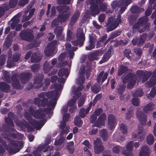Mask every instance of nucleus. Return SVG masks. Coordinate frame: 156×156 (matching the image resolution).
Returning <instances> with one entry per match:
<instances>
[{"mask_svg":"<svg viewBox=\"0 0 156 156\" xmlns=\"http://www.w3.org/2000/svg\"><path fill=\"white\" fill-rule=\"evenodd\" d=\"M25 117L26 119L29 121V122L34 127H36L37 130L40 129L44 125L45 122L43 120H41L39 122H37L31 119V115L27 112H26Z\"/></svg>","mask_w":156,"mask_h":156,"instance_id":"obj_9","label":"nucleus"},{"mask_svg":"<svg viewBox=\"0 0 156 156\" xmlns=\"http://www.w3.org/2000/svg\"><path fill=\"white\" fill-rule=\"evenodd\" d=\"M9 88L10 87L8 84L4 82H2L0 83V89L1 90L6 92L8 91Z\"/></svg>","mask_w":156,"mask_h":156,"instance_id":"obj_38","label":"nucleus"},{"mask_svg":"<svg viewBox=\"0 0 156 156\" xmlns=\"http://www.w3.org/2000/svg\"><path fill=\"white\" fill-rule=\"evenodd\" d=\"M90 106L86 109L83 108L81 109L79 112V115L80 116L83 118L84 117L86 114L89 112L90 110Z\"/></svg>","mask_w":156,"mask_h":156,"instance_id":"obj_35","label":"nucleus"},{"mask_svg":"<svg viewBox=\"0 0 156 156\" xmlns=\"http://www.w3.org/2000/svg\"><path fill=\"white\" fill-rule=\"evenodd\" d=\"M43 77L42 76H39L36 79L34 80V84L35 87L36 88H38L41 87L42 85V80Z\"/></svg>","mask_w":156,"mask_h":156,"instance_id":"obj_31","label":"nucleus"},{"mask_svg":"<svg viewBox=\"0 0 156 156\" xmlns=\"http://www.w3.org/2000/svg\"><path fill=\"white\" fill-rule=\"evenodd\" d=\"M6 56L5 55H2L0 57V65H3L5 63Z\"/></svg>","mask_w":156,"mask_h":156,"instance_id":"obj_62","label":"nucleus"},{"mask_svg":"<svg viewBox=\"0 0 156 156\" xmlns=\"http://www.w3.org/2000/svg\"><path fill=\"white\" fill-rule=\"evenodd\" d=\"M69 74L68 69L63 68L60 69L58 73L59 76H65L66 77H67Z\"/></svg>","mask_w":156,"mask_h":156,"instance_id":"obj_33","label":"nucleus"},{"mask_svg":"<svg viewBox=\"0 0 156 156\" xmlns=\"http://www.w3.org/2000/svg\"><path fill=\"white\" fill-rule=\"evenodd\" d=\"M57 43L56 41H54L48 44L45 50V53L47 56H50L52 55L55 48Z\"/></svg>","mask_w":156,"mask_h":156,"instance_id":"obj_13","label":"nucleus"},{"mask_svg":"<svg viewBox=\"0 0 156 156\" xmlns=\"http://www.w3.org/2000/svg\"><path fill=\"white\" fill-rule=\"evenodd\" d=\"M137 73L138 74V75L139 76H141L142 75H143L142 82L144 83L148 79L151 74V73L150 72H148L147 71H145L144 73L142 71H139L137 72Z\"/></svg>","mask_w":156,"mask_h":156,"instance_id":"obj_27","label":"nucleus"},{"mask_svg":"<svg viewBox=\"0 0 156 156\" xmlns=\"http://www.w3.org/2000/svg\"><path fill=\"white\" fill-rule=\"evenodd\" d=\"M12 115L13 114L12 113H9L8 114V116H9V117L6 118L5 119V122L7 124L11 126H13V122L12 121V120L10 118V116Z\"/></svg>","mask_w":156,"mask_h":156,"instance_id":"obj_41","label":"nucleus"},{"mask_svg":"<svg viewBox=\"0 0 156 156\" xmlns=\"http://www.w3.org/2000/svg\"><path fill=\"white\" fill-rule=\"evenodd\" d=\"M106 119V114L104 113H103L98 118L97 121L94 123L95 126L99 127L104 125Z\"/></svg>","mask_w":156,"mask_h":156,"instance_id":"obj_19","label":"nucleus"},{"mask_svg":"<svg viewBox=\"0 0 156 156\" xmlns=\"http://www.w3.org/2000/svg\"><path fill=\"white\" fill-rule=\"evenodd\" d=\"M28 1L29 0H20L18 2V5L20 6H24L28 3Z\"/></svg>","mask_w":156,"mask_h":156,"instance_id":"obj_61","label":"nucleus"},{"mask_svg":"<svg viewBox=\"0 0 156 156\" xmlns=\"http://www.w3.org/2000/svg\"><path fill=\"white\" fill-rule=\"evenodd\" d=\"M56 62L57 60L56 59H53L51 61V64L52 66H50L48 62H45L44 65V69L45 73H47L50 69L53 67V66L55 65Z\"/></svg>","mask_w":156,"mask_h":156,"instance_id":"obj_29","label":"nucleus"},{"mask_svg":"<svg viewBox=\"0 0 156 156\" xmlns=\"http://www.w3.org/2000/svg\"><path fill=\"white\" fill-rule=\"evenodd\" d=\"M132 102L133 105L136 106H138L139 105V101L137 98H133Z\"/></svg>","mask_w":156,"mask_h":156,"instance_id":"obj_60","label":"nucleus"},{"mask_svg":"<svg viewBox=\"0 0 156 156\" xmlns=\"http://www.w3.org/2000/svg\"><path fill=\"white\" fill-rule=\"evenodd\" d=\"M144 11V9L138 7L136 5H134L132 7L131 9V11L132 12H142Z\"/></svg>","mask_w":156,"mask_h":156,"instance_id":"obj_43","label":"nucleus"},{"mask_svg":"<svg viewBox=\"0 0 156 156\" xmlns=\"http://www.w3.org/2000/svg\"><path fill=\"white\" fill-rule=\"evenodd\" d=\"M18 1V0H11L9 3L10 7L13 8L16 6L17 5Z\"/></svg>","mask_w":156,"mask_h":156,"instance_id":"obj_53","label":"nucleus"},{"mask_svg":"<svg viewBox=\"0 0 156 156\" xmlns=\"http://www.w3.org/2000/svg\"><path fill=\"white\" fill-rule=\"evenodd\" d=\"M101 89V88L99 87L94 86L91 88V90L93 92L95 93H98Z\"/></svg>","mask_w":156,"mask_h":156,"instance_id":"obj_64","label":"nucleus"},{"mask_svg":"<svg viewBox=\"0 0 156 156\" xmlns=\"http://www.w3.org/2000/svg\"><path fill=\"white\" fill-rule=\"evenodd\" d=\"M85 98V95H83L80 98L78 102V106L79 107H80L83 105L84 102Z\"/></svg>","mask_w":156,"mask_h":156,"instance_id":"obj_55","label":"nucleus"},{"mask_svg":"<svg viewBox=\"0 0 156 156\" xmlns=\"http://www.w3.org/2000/svg\"><path fill=\"white\" fill-rule=\"evenodd\" d=\"M9 8L6 5H5L3 7H0V17H2L4 14L5 11L7 10Z\"/></svg>","mask_w":156,"mask_h":156,"instance_id":"obj_51","label":"nucleus"},{"mask_svg":"<svg viewBox=\"0 0 156 156\" xmlns=\"http://www.w3.org/2000/svg\"><path fill=\"white\" fill-rule=\"evenodd\" d=\"M116 125V120L114 116L112 115H109L108 117V126L109 129H114Z\"/></svg>","mask_w":156,"mask_h":156,"instance_id":"obj_20","label":"nucleus"},{"mask_svg":"<svg viewBox=\"0 0 156 156\" xmlns=\"http://www.w3.org/2000/svg\"><path fill=\"white\" fill-rule=\"evenodd\" d=\"M70 116V114L68 113L66 114L63 115V121L62 122H66L67 121Z\"/></svg>","mask_w":156,"mask_h":156,"instance_id":"obj_63","label":"nucleus"},{"mask_svg":"<svg viewBox=\"0 0 156 156\" xmlns=\"http://www.w3.org/2000/svg\"><path fill=\"white\" fill-rule=\"evenodd\" d=\"M62 28L59 27H57L55 30V34L59 40H62L64 35L62 33Z\"/></svg>","mask_w":156,"mask_h":156,"instance_id":"obj_28","label":"nucleus"},{"mask_svg":"<svg viewBox=\"0 0 156 156\" xmlns=\"http://www.w3.org/2000/svg\"><path fill=\"white\" fill-rule=\"evenodd\" d=\"M32 5H28L25 10L23 16V22L29 20L33 15L35 9L32 8Z\"/></svg>","mask_w":156,"mask_h":156,"instance_id":"obj_10","label":"nucleus"},{"mask_svg":"<svg viewBox=\"0 0 156 156\" xmlns=\"http://www.w3.org/2000/svg\"><path fill=\"white\" fill-rule=\"evenodd\" d=\"M60 128L62 130L60 133L61 134L60 138L55 141V144L56 146H59L58 147L56 146L55 148V149L58 151L60 150L63 147V145L62 144L64 141L65 140V137L62 136V134H66L69 131V127L68 126H66V123L64 122H61L60 126Z\"/></svg>","mask_w":156,"mask_h":156,"instance_id":"obj_3","label":"nucleus"},{"mask_svg":"<svg viewBox=\"0 0 156 156\" xmlns=\"http://www.w3.org/2000/svg\"><path fill=\"white\" fill-rule=\"evenodd\" d=\"M77 40L72 42V44L75 46L79 45L80 47L83 44V42L85 40L84 36L81 29H79L77 33Z\"/></svg>","mask_w":156,"mask_h":156,"instance_id":"obj_12","label":"nucleus"},{"mask_svg":"<svg viewBox=\"0 0 156 156\" xmlns=\"http://www.w3.org/2000/svg\"><path fill=\"white\" fill-rule=\"evenodd\" d=\"M23 143L22 141H12L11 143L10 147H8V150L11 153L15 154L20 150V148H22Z\"/></svg>","mask_w":156,"mask_h":156,"instance_id":"obj_8","label":"nucleus"},{"mask_svg":"<svg viewBox=\"0 0 156 156\" xmlns=\"http://www.w3.org/2000/svg\"><path fill=\"white\" fill-rule=\"evenodd\" d=\"M85 73L84 66L82 65L79 71V77L76 80V83L78 84L81 85L84 82V77Z\"/></svg>","mask_w":156,"mask_h":156,"instance_id":"obj_16","label":"nucleus"},{"mask_svg":"<svg viewBox=\"0 0 156 156\" xmlns=\"http://www.w3.org/2000/svg\"><path fill=\"white\" fill-rule=\"evenodd\" d=\"M156 84V75L154 76H152V77L150 79V82H147L145 83L146 86L147 87H151Z\"/></svg>","mask_w":156,"mask_h":156,"instance_id":"obj_34","label":"nucleus"},{"mask_svg":"<svg viewBox=\"0 0 156 156\" xmlns=\"http://www.w3.org/2000/svg\"><path fill=\"white\" fill-rule=\"evenodd\" d=\"M143 94V92L141 89H139L137 90L135 92L133 93L132 95L133 97H139L142 96Z\"/></svg>","mask_w":156,"mask_h":156,"instance_id":"obj_48","label":"nucleus"},{"mask_svg":"<svg viewBox=\"0 0 156 156\" xmlns=\"http://www.w3.org/2000/svg\"><path fill=\"white\" fill-rule=\"evenodd\" d=\"M71 44H70L67 43L66 44V48L68 51L67 53L70 57L73 58L74 55L73 51L76 50V49L74 47L71 48Z\"/></svg>","mask_w":156,"mask_h":156,"instance_id":"obj_25","label":"nucleus"},{"mask_svg":"<svg viewBox=\"0 0 156 156\" xmlns=\"http://www.w3.org/2000/svg\"><path fill=\"white\" fill-rule=\"evenodd\" d=\"M150 149L147 145L142 147L139 153V156H149Z\"/></svg>","mask_w":156,"mask_h":156,"instance_id":"obj_24","label":"nucleus"},{"mask_svg":"<svg viewBox=\"0 0 156 156\" xmlns=\"http://www.w3.org/2000/svg\"><path fill=\"white\" fill-rule=\"evenodd\" d=\"M111 54V52L109 51V49L107 53H105L102 58L100 62V64L105 62L107 61L110 58Z\"/></svg>","mask_w":156,"mask_h":156,"instance_id":"obj_36","label":"nucleus"},{"mask_svg":"<svg viewBox=\"0 0 156 156\" xmlns=\"http://www.w3.org/2000/svg\"><path fill=\"white\" fill-rule=\"evenodd\" d=\"M142 132V127L140 128L139 126L138 127V129L137 131L136 135L135 133H133L132 134V138L133 139H137L139 138V140L142 141L143 140L144 138V137L143 135H140Z\"/></svg>","mask_w":156,"mask_h":156,"instance_id":"obj_26","label":"nucleus"},{"mask_svg":"<svg viewBox=\"0 0 156 156\" xmlns=\"http://www.w3.org/2000/svg\"><path fill=\"white\" fill-rule=\"evenodd\" d=\"M12 84L13 87L16 88H18L20 82L19 80H17V78L15 76H13L12 78Z\"/></svg>","mask_w":156,"mask_h":156,"instance_id":"obj_39","label":"nucleus"},{"mask_svg":"<svg viewBox=\"0 0 156 156\" xmlns=\"http://www.w3.org/2000/svg\"><path fill=\"white\" fill-rule=\"evenodd\" d=\"M49 143H47L46 145H39L36 151L34 152V156H40L41 155L40 152L41 151H43L44 152H45L48 150V146L47 144Z\"/></svg>","mask_w":156,"mask_h":156,"instance_id":"obj_23","label":"nucleus"},{"mask_svg":"<svg viewBox=\"0 0 156 156\" xmlns=\"http://www.w3.org/2000/svg\"><path fill=\"white\" fill-rule=\"evenodd\" d=\"M94 152L96 154H98L102 152L104 149V147L102 146L101 140L97 138L94 142Z\"/></svg>","mask_w":156,"mask_h":156,"instance_id":"obj_15","label":"nucleus"},{"mask_svg":"<svg viewBox=\"0 0 156 156\" xmlns=\"http://www.w3.org/2000/svg\"><path fill=\"white\" fill-rule=\"evenodd\" d=\"M62 88V84H59L55 87V91H49L47 93H43L39 95V98H36L34 100V102L37 104L39 107L41 105L44 107L46 105L47 102V98L50 99L49 102L47 105L48 109L45 110L44 109L39 110L36 111L34 109H32L31 108L29 110V112L33 115L35 118L39 119L44 118L45 115L48 114L52 109H54L56 104V100L59 94V91Z\"/></svg>","mask_w":156,"mask_h":156,"instance_id":"obj_1","label":"nucleus"},{"mask_svg":"<svg viewBox=\"0 0 156 156\" xmlns=\"http://www.w3.org/2000/svg\"><path fill=\"white\" fill-rule=\"evenodd\" d=\"M31 75L29 73H22L20 74V80L22 83H24L27 81Z\"/></svg>","mask_w":156,"mask_h":156,"instance_id":"obj_32","label":"nucleus"},{"mask_svg":"<svg viewBox=\"0 0 156 156\" xmlns=\"http://www.w3.org/2000/svg\"><path fill=\"white\" fill-rule=\"evenodd\" d=\"M126 86L123 85L122 86H119L117 89V92L119 94H122L125 90Z\"/></svg>","mask_w":156,"mask_h":156,"instance_id":"obj_56","label":"nucleus"},{"mask_svg":"<svg viewBox=\"0 0 156 156\" xmlns=\"http://www.w3.org/2000/svg\"><path fill=\"white\" fill-rule=\"evenodd\" d=\"M113 138L114 140L116 141L120 142L123 141L125 140V138L124 136L121 137L118 134H115L114 135Z\"/></svg>","mask_w":156,"mask_h":156,"instance_id":"obj_47","label":"nucleus"},{"mask_svg":"<svg viewBox=\"0 0 156 156\" xmlns=\"http://www.w3.org/2000/svg\"><path fill=\"white\" fill-rule=\"evenodd\" d=\"M103 73L104 72L102 71L99 73L98 76L97 80L98 83H100L101 81V83H103L107 79L108 76V73H105L103 75Z\"/></svg>","mask_w":156,"mask_h":156,"instance_id":"obj_30","label":"nucleus"},{"mask_svg":"<svg viewBox=\"0 0 156 156\" xmlns=\"http://www.w3.org/2000/svg\"><path fill=\"white\" fill-rule=\"evenodd\" d=\"M122 147L119 146H116L114 147L112 149L113 152L115 154L118 153L120 151Z\"/></svg>","mask_w":156,"mask_h":156,"instance_id":"obj_58","label":"nucleus"},{"mask_svg":"<svg viewBox=\"0 0 156 156\" xmlns=\"http://www.w3.org/2000/svg\"><path fill=\"white\" fill-rule=\"evenodd\" d=\"M74 123L75 125L80 127L82 124L83 121L79 117L76 116L74 119Z\"/></svg>","mask_w":156,"mask_h":156,"instance_id":"obj_44","label":"nucleus"},{"mask_svg":"<svg viewBox=\"0 0 156 156\" xmlns=\"http://www.w3.org/2000/svg\"><path fill=\"white\" fill-rule=\"evenodd\" d=\"M118 19L115 20L112 17L108 20V22L109 23V26L107 28L108 31H110L115 29L118 26L119 23L121 21L120 19V16L119 15L118 17Z\"/></svg>","mask_w":156,"mask_h":156,"instance_id":"obj_11","label":"nucleus"},{"mask_svg":"<svg viewBox=\"0 0 156 156\" xmlns=\"http://www.w3.org/2000/svg\"><path fill=\"white\" fill-rule=\"evenodd\" d=\"M95 42L94 40H92V37L90 38V43L89 46L86 47V49L87 50H91L95 47Z\"/></svg>","mask_w":156,"mask_h":156,"instance_id":"obj_45","label":"nucleus"},{"mask_svg":"<svg viewBox=\"0 0 156 156\" xmlns=\"http://www.w3.org/2000/svg\"><path fill=\"white\" fill-rule=\"evenodd\" d=\"M146 39V34L144 33L143 34L140 38V40L138 44V46H140L142 44Z\"/></svg>","mask_w":156,"mask_h":156,"instance_id":"obj_52","label":"nucleus"},{"mask_svg":"<svg viewBox=\"0 0 156 156\" xmlns=\"http://www.w3.org/2000/svg\"><path fill=\"white\" fill-rule=\"evenodd\" d=\"M79 16V12L78 11L76 12L75 14L73 16L71 20V21L74 22L78 19Z\"/></svg>","mask_w":156,"mask_h":156,"instance_id":"obj_57","label":"nucleus"},{"mask_svg":"<svg viewBox=\"0 0 156 156\" xmlns=\"http://www.w3.org/2000/svg\"><path fill=\"white\" fill-rule=\"evenodd\" d=\"M133 146V142H129L126 145V149L129 152L126 153V152H125L123 151H122V153L123 154H125V156H133L132 152L131 151H132Z\"/></svg>","mask_w":156,"mask_h":156,"instance_id":"obj_22","label":"nucleus"},{"mask_svg":"<svg viewBox=\"0 0 156 156\" xmlns=\"http://www.w3.org/2000/svg\"><path fill=\"white\" fill-rule=\"evenodd\" d=\"M146 141L147 144L149 145L153 144L154 141L153 136L152 134H149L146 137Z\"/></svg>","mask_w":156,"mask_h":156,"instance_id":"obj_37","label":"nucleus"},{"mask_svg":"<svg viewBox=\"0 0 156 156\" xmlns=\"http://www.w3.org/2000/svg\"><path fill=\"white\" fill-rule=\"evenodd\" d=\"M127 68L125 66H120L118 72V75L119 76L121 75L122 73L127 71Z\"/></svg>","mask_w":156,"mask_h":156,"instance_id":"obj_49","label":"nucleus"},{"mask_svg":"<svg viewBox=\"0 0 156 156\" xmlns=\"http://www.w3.org/2000/svg\"><path fill=\"white\" fill-rule=\"evenodd\" d=\"M131 2V0H121L120 2L114 1L112 2L111 5L113 9H115L119 6V4H120L121 8L119 11L120 14L122 13L125 10L126 7Z\"/></svg>","mask_w":156,"mask_h":156,"instance_id":"obj_6","label":"nucleus"},{"mask_svg":"<svg viewBox=\"0 0 156 156\" xmlns=\"http://www.w3.org/2000/svg\"><path fill=\"white\" fill-rule=\"evenodd\" d=\"M30 30L22 31L20 33V36L23 40L31 41L34 38V36L31 33Z\"/></svg>","mask_w":156,"mask_h":156,"instance_id":"obj_17","label":"nucleus"},{"mask_svg":"<svg viewBox=\"0 0 156 156\" xmlns=\"http://www.w3.org/2000/svg\"><path fill=\"white\" fill-rule=\"evenodd\" d=\"M100 135L103 140H106L108 139V136L105 129H103L101 131Z\"/></svg>","mask_w":156,"mask_h":156,"instance_id":"obj_46","label":"nucleus"},{"mask_svg":"<svg viewBox=\"0 0 156 156\" xmlns=\"http://www.w3.org/2000/svg\"><path fill=\"white\" fill-rule=\"evenodd\" d=\"M154 107V105L151 103H150L145 106L144 108V111L145 113H146L148 111L152 110Z\"/></svg>","mask_w":156,"mask_h":156,"instance_id":"obj_42","label":"nucleus"},{"mask_svg":"<svg viewBox=\"0 0 156 156\" xmlns=\"http://www.w3.org/2000/svg\"><path fill=\"white\" fill-rule=\"evenodd\" d=\"M136 115L137 118L142 124L144 125L146 124L147 121V117L146 115L138 109L136 112Z\"/></svg>","mask_w":156,"mask_h":156,"instance_id":"obj_18","label":"nucleus"},{"mask_svg":"<svg viewBox=\"0 0 156 156\" xmlns=\"http://www.w3.org/2000/svg\"><path fill=\"white\" fill-rule=\"evenodd\" d=\"M148 20L147 18L146 17L140 18L138 23L134 25L133 28L140 32H142L147 30L148 27L146 25Z\"/></svg>","mask_w":156,"mask_h":156,"instance_id":"obj_5","label":"nucleus"},{"mask_svg":"<svg viewBox=\"0 0 156 156\" xmlns=\"http://www.w3.org/2000/svg\"><path fill=\"white\" fill-rule=\"evenodd\" d=\"M119 128L122 133L123 134H126L127 132V127L123 123L120 124Z\"/></svg>","mask_w":156,"mask_h":156,"instance_id":"obj_50","label":"nucleus"},{"mask_svg":"<svg viewBox=\"0 0 156 156\" xmlns=\"http://www.w3.org/2000/svg\"><path fill=\"white\" fill-rule=\"evenodd\" d=\"M71 0H58L57 3L58 4H68L70 3Z\"/></svg>","mask_w":156,"mask_h":156,"instance_id":"obj_59","label":"nucleus"},{"mask_svg":"<svg viewBox=\"0 0 156 156\" xmlns=\"http://www.w3.org/2000/svg\"><path fill=\"white\" fill-rule=\"evenodd\" d=\"M57 9L61 14L58 17V20H54L52 23V27L59 24L58 20L62 22H65L68 19L70 14L69 12V8L67 6H59L57 7Z\"/></svg>","mask_w":156,"mask_h":156,"instance_id":"obj_2","label":"nucleus"},{"mask_svg":"<svg viewBox=\"0 0 156 156\" xmlns=\"http://www.w3.org/2000/svg\"><path fill=\"white\" fill-rule=\"evenodd\" d=\"M91 1L90 3L91 4L90 9L91 11V15L94 16L96 14H98L100 11L98 6V0L96 2H93Z\"/></svg>","mask_w":156,"mask_h":156,"instance_id":"obj_21","label":"nucleus"},{"mask_svg":"<svg viewBox=\"0 0 156 156\" xmlns=\"http://www.w3.org/2000/svg\"><path fill=\"white\" fill-rule=\"evenodd\" d=\"M83 88L82 85L78 87L77 88L75 86L72 87V91L74 93V95L72 99L68 102V105L69 106H73L76 102V100L78 98L80 95V91Z\"/></svg>","mask_w":156,"mask_h":156,"instance_id":"obj_7","label":"nucleus"},{"mask_svg":"<svg viewBox=\"0 0 156 156\" xmlns=\"http://www.w3.org/2000/svg\"><path fill=\"white\" fill-rule=\"evenodd\" d=\"M137 75L135 76L134 74L131 73L126 76H123L122 77V80L123 83H126L128 82L127 85V88L129 89H132L135 83L136 80H137V83L138 84L139 79L136 78Z\"/></svg>","mask_w":156,"mask_h":156,"instance_id":"obj_4","label":"nucleus"},{"mask_svg":"<svg viewBox=\"0 0 156 156\" xmlns=\"http://www.w3.org/2000/svg\"><path fill=\"white\" fill-rule=\"evenodd\" d=\"M19 21V18L18 16H15L12 19L10 22L11 23V26L12 29H14L16 27V30H20L22 27V25L18 24Z\"/></svg>","mask_w":156,"mask_h":156,"instance_id":"obj_14","label":"nucleus"},{"mask_svg":"<svg viewBox=\"0 0 156 156\" xmlns=\"http://www.w3.org/2000/svg\"><path fill=\"white\" fill-rule=\"evenodd\" d=\"M156 94V89L155 88H153L149 94V96H148V97L149 99H151Z\"/></svg>","mask_w":156,"mask_h":156,"instance_id":"obj_54","label":"nucleus"},{"mask_svg":"<svg viewBox=\"0 0 156 156\" xmlns=\"http://www.w3.org/2000/svg\"><path fill=\"white\" fill-rule=\"evenodd\" d=\"M41 59V56L37 55L35 53H33L31 57V61L33 62H37Z\"/></svg>","mask_w":156,"mask_h":156,"instance_id":"obj_40","label":"nucleus"}]
</instances>
